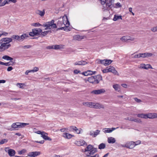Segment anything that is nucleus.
<instances>
[{
    "label": "nucleus",
    "mask_w": 157,
    "mask_h": 157,
    "mask_svg": "<svg viewBox=\"0 0 157 157\" xmlns=\"http://www.w3.org/2000/svg\"><path fill=\"white\" fill-rule=\"evenodd\" d=\"M87 63L85 61H77L73 63L74 65H84L87 64Z\"/></svg>",
    "instance_id": "obj_15"
},
{
    "label": "nucleus",
    "mask_w": 157,
    "mask_h": 157,
    "mask_svg": "<svg viewBox=\"0 0 157 157\" xmlns=\"http://www.w3.org/2000/svg\"><path fill=\"white\" fill-rule=\"evenodd\" d=\"M112 61L111 60H108L107 59H105V66H106L112 63Z\"/></svg>",
    "instance_id": "obj_41"
},
{
    "label": "nucleus",
    "mask_w": 157,
    "mask_h": 157,
    "mask_svg": "<svg viewBox=\"0 0 157 157\" xmlns=\"http://www.w3.org/2000/svg\"><path fill=\"white\" fill-rule=\"evenodd\" d=\"M135 144L134 145H135V146L136 145H139L140 144L141 142L140 140H138L136 142H134Z\"/></svg>",
    "instance_id": "obj_56"
},
{
    "label": "nucleus",
    "mask_w": 157,
    "mask_h": 157,
    "mask_svg": "<svg viewBox=\"0 0 157 157\" xmlns=\"http://www.w3.org/2000/svg\"><path fill=\"white\" fill-rule=\"evenodd\" d=\"M36 13L40 16L41 17H43L45 13V11L44 9L42 11L40 10H37L36 11Z\"/></svg>",
    "instance_id": "obj_21"
},
{
    "label": "nucleus",
    "mask_w": 157,
    "mask_h": 157,
    "mask_svg": "<svg viewBox=\"0 0 157 157\" xmlns=\"http://www.w3.org/2000/svg\"><path fill=\"white\" fill-rule=\"evenodd\" d=\"M55 21L53 20H52L51 21L44 23L42 25L44 27H46L45 30L49 29H55L57 28L56 25L54 23Z\"/></svg>",
    "instance_id": "obj_5"
},
{
    "label": "nucleus",
    "mask_w": 157,
    "mask_h": 157,
    "mask_svg": "<svg viewBox=\"0 0 157 157\" xmlns=\"http://www.w3.org/2000/svg\"><path fill=\"white\" fill-rule=\"evenodd\" d=\"M119 19H122V17L121 16H118L116 14L114 15V17L113 18V20L114 21H116Z\"/></svg>",
    "instance_id": "obj_31"
},
{
    "label": "nucleus",
    "mask_w": 157,
    "mask_h": 157,
    "mask_svg": "<svg viewBox=\"0 0 157 157\" xmlns=\"http://www.w3.org/2000/svg\"><path fill=\"white\" fill-rule=\"evenodd\" d=\"M113 87L115 90H118L119 89V86L117 84L113 85Z\"/></svg>",
    "instance_id": "obj_42"
},
{
    "label": "nucleus",
    "mask_w": 157,
    "mask_h": 157,
    "mask_svg": "<svg viewBox=\"0 0 157 157\" xmlns=\"http://www.w3.org/2000/svg\"><path fill=\"white\" fill-rule=\"evenodd\" d=\"M67 130H68V128H64L61 129L60 131L62 132H64L67 131Z\"/></svg>",
    "instance_id": "obj_57"
},
{
    "label": "nucleus",
    "mask_w": 157,
    "mask_h": 157,
    "mask_svg": "<svg viewBox=\"0 0 157 157\" xmlns=\"http://www.w3.org/2000/svg\"><path fill=\"white\" fill-rule=\"evenodd\" d=\"M15 62L11 61L8 63H4L1 61H0V64L4 65L6 66H9L10 65H13L14 64Z\"/></svg>",
    "instance_id": "obj_19"
},
{
    "label": "nucleus",
    "mask_w": 157,
    "mask_h": 157,
    "mask_svg": "<svg viewBox=\"0 0 157 157\" xmlns=\"http://www.w3.org/2000/svg\"><path fill=\"white\" fill-rule=\"evenodd\" d=\"M102 71L103 73H106L109 72L107 67L105 69L102 70Z\"/></svg>",
    "instance_id": "obj_58"
},
{
    "label": "nucleus",
    "mask_w": 157,
    "mask_h": 157,
    "mask_svg": "<svg viewBox=\"0 0 157 157\" xmlns=\"http://www.w3.org/2000/svg\"><path fill=\"white\" fill-rule=\"evenodd\" d=\"M12 39L10 37L3 38L0 40V52L7 49L11 46L10 43L12 42Z\"/></svg>",
    "instance_id": "obj_1"
},
{
    "label": "nucleus",
    "mask_w": 157,
    "mask_h": 157,
    "mask_svg": "<svg viewBox=\"0 0 157 157\" xmlns=\"http://www.w3.org/2000/svg\"><path fill=\"white\" fill-rule=\"evenodd\" d=\"M36 133L38 134H40L41 135L42 134L44 133V132H41L40 131H38L36 132Z\"/></svg>",
    "instance_id": "obj_62"
},
{
    "label": "nucleus",
    "mask_w": 157,
    "mask_h": 157,
    "mask_svg": "<svg viewBox=\"0 0 157 157\" xmlns=\"http://www.w3.org/2000/svg\"><path fill=\"white\" fill-rule=\"evenodd\" d=\"M41 154L40 151H35L29 152L27 154V156L30 157H36L40 155Z\"/></svg>",
    "instance_id": "obj_7"
},
{
    "label": "nucleus",
    "mask_w": 157,
    "mask_h": 157,
    "mask_svg": "<svg viewBox=\"0 0 157 157\" xmlns=\"http://www.w3.org/2000/svg\"><path fill=\"white\" fill-rule=\"evenodd\" d=\"M107 141L109 144H113L115 142L116 140L114 138L110 137L108 138Z\"/></svg>",
    "instance_id": "obj_25"
},
{
    "label": "nucleus",
    "mask_w": 157,
    "mask_h": 157,
    "mask_svg": "<svg viewBox=\"0 0 157 157\" xmlns=\"http://www.w3.org/2000/svg\"><path fill=\"white\" fill-rule=\"evenodd\" d=\"M35 35H38L41 33L42 30L40 28H36L33 29Z\"/></svg>",
    "instance_id": "obj_22"
},
{
    "label": "nucleus",
    "mask_w": 157,
    "mask_h": 157,
    "mask_svg": "<svg viewBox=\"0 0 157 157\" xmlns=\"http://www.w3.org/2000/svg\"><path fill=\"white\" fill-rule=\"evenodd\" d=\"M46 49L48 50L54 49V45L48 46L46 47Z\"/></svg>",
    "instance_id": "obj_47"
},
{
    "label": "nucleus",
    "mask_w": 157,
    "mask_h": 157,
    "mask_svg": "<svg viewBox=\"0 0 157 157\" xmlns=\"http://www.w3.org/2000/svg\"><path fill=\"white\" fill-rule=\"evenodd\" d=\"M62 21H58L57 23L58 26H62L63 25L65 26L64 27H60L57 29V30H62L67 31V27L70 25L69 21L66 15H64L62 18Z\"/></svg>",
    "instance_id": "obj_2"
},
{
    "label": "nucleus",
    "mask_w": 157,
    "mask_h": 157,
    "mask_svg": "<svg viewBox=\"0 0 157 157\" xmlns=\"http://www.w3.org/2000/svg\"><path fill=\"white\" fill-rule=\"evenodd\" d=\"M2 58L3 59L6 60H7L11 61V60H13V58L10 57L9 56H6V55L3 56L2 57Z\"/></svg>",
    "instance_id": "obj_33"
},
{
    "label": "nucleus",
    "mask_w": 157,
    "mask_h": 157,
    "mask_svg": "<svg viewBox=\"0 0 157 157\" xmlns=\"http://www.w3.org/2000/svg\"><path fill=\"white\" fill-rule=\"evenodd\" d=\"M31 47V46L30 45H25L24 46H22L21 47V48L23 49H28L30 48Z\"/></svg>",
    "instance_id": "obj_51"
},
{
    "label": "nucleus",
    "mask_w": 157,
    "mask_h": 157,
    "mask_svg": "<svg viewBox=\"0 0 157 157\" xmlns=\"http://www.w3.org/2000/svg\"><path fill=\"white\" fill-rule=\"evenodd\" d=\"M27 151L25 149H23L21 151H18V153L19 155H21L26 152Z\"/></svg>",
    "instance_id": "obj_45"
},
{
    "label": "nucleus",
    "mask_w": 157,
    "mask_h": 157,
    "mask_svg": "<svg viewBox=\"0 0 157 157\" xmlns=\"http://www.w3.org/2000/svg\"><path fill=\"white\" fill-rule=\"evenodd\" d=\"M88 81L90 83L94 84H97L98 83V80H96L94 76H91L89 77L88 79Z\"/></svg>",
    "instance_id": "obj_10"
},
{
    "label": "nucleus",
    "mask_w": 157,
    "mask_h": 157,
    "mask_svg": "<svg viewBox=\"0 0 157 157\" xmlns=\"http://www.w3.org/2000/svg\"><path fill=\"white\" fill-rule=\"evenodd\" d=\"M32 25L35 27H39L41 26H42V25H41L39 23H33L32 24Z\"/></svg>",
    "instance_id": "obj_46"
},
{
    "label": "nucleus",
    "mask_w": 157,
    "mask_h": 157,
    "mask_svg": "<svg viewBox=\"0 0 157 157\" xmlns=\"http://www.w3.org/2000/svg\"><path fill=\"white\" fill-rule=\"evenodd\" d=\"M157 26L152 28L151 29V30L152 31L154 32H156Z\"/></svg>",
    "instance_id": "obj_60"
},
{
    "label": "nucleus",
    "mask_w": 157,
    "mask_h": 157,
    "mask_svg": "<svg viewBox=\"0 0 157 157\" xmlns=\"http://www.w3.org/2000/svg\"><path fill=\"white\" fill-rule=\"evenodd\" d=\"M94 102H89L88 107L93 108Z\"/></svg>",
    "instance_id": "obj_53"
},
{
    "label": "nucleus",
    "mask_w": 157,
    "mask_h": 157,
    "mask_svg": "<svg viewBox=\"0 0 157 157\" xmlns=\"http://www.w3.org/2000/svg\"><path fill=\"white\" fill-rule=\"evenodd\" d=\"M28 123L17 122L13 123L11 125V128L9 129L10 131L18 130L19 128H22L25 126L28 125Z\"/></svg>",
    "instance_id": "obj_4"
},
{
    "label": "nucleus",
    "mask_w": 157,
    "mask_h": 157,
    "mask_svg": "<svg viewBox=\"0 0 157 157\" xmlns=\"http://www.w3.org/2000/svg\"><path fill=\"white\" fill-rule=\"evenodd\" d=\"M139 68H143L147 70L149 68L153 69L151 65L150 64H145L144 63L141 64L140 65Z\"/></svg>",
    "instance_id": "obj_11"
},
{
    "label": "nucleus",
    "mask_w": 157,
    "mask_h": 157,
    "mask_svg": "<svg viewBox=\"0 0 157 157\" xmlns=\"http://www.w3.org/2000/svg\"><path fill=\"white\" fill-rule=\"evenodd\" d=\"M81 130H82V129L81 128L78 129L76 128V130H75V132L77 134H79L80 133Z\"/></svg>",
    "instance_id": "obj_54"
},
{
    "label": "nucleus",
    "mask_w": 157,
    "mask_h": 157,
    "mask_svg": "<svg viewBox=\"0 0 157 157\" xmlns=\"http://www.w3.org/2000/svg\"><path fill=\"white\" fill-rule=\"evenodd\" d=\"M64 45L63 44L54 45V49L58 50L64 48Z\"/></svg>",
    "instance_id": "obj_24"
},
{
    "label": "nucleus",
    "mask_w": 157,
    "mask_h": 157,
    "mask_svg": "<svg viewBox=\"0 0 157 157\" xmlns=\"http://www.w3.org/2000/svg\"><path fill=\"white\" fill-rule=\"evenodd\" d=\"M70 132L75 131L76 130V127L75 126H71L68 128Z\"/></svg>",
    "instance_id": "obj_37"
},
{
    "label": "nucleus",
    "mask_w": 157,
    "mask_h": 157,
    "mask_svg": "<svg viewBox=\"0 0 157 157\" xmlns=\"http://www.w3.org/2000/svg\"><path fill=\"white\" fill-rule=\"evenodd\" d=\"M9 3L8 1L7 0H5L2 3V5H0V6H4L6 4H7Z\"/></svg>",
    "instance_id": "obj_55"
},
{
    "label": "nucleus",
    "mask_w": 157,
    "mask_h": 157,
    "mask_svg": "<svg viewBox=\"0 0 157 157\" xmlns=\"http://www.w3.org/2000/svg\"><path fill=\"white\" fill-rule=\"evenodd\" d=\"M113 4V7H114V8H118L121 7V5L119 2H117V3H116L115 4V5Z\"/></svg>",
    "instance_id": "obj_40"
},
{
    "label": "nucleus",
    "mask_w": 157,
    "mask_h": 157,
    "mask_svg": "<svg viewBox=\"0 0 157 157\" xmlns=\"http://www.w3.org/2000/svg\"><path fill=\"white\" fill-rule=\"evenodd\" d=\"M105 91L104 89H101L98 90H94L91 92V93L96 95H98L103 94Z\"/></svg>",
    "instance_id": "obj_8"
},
{
    "label": "nucleus",
    "mask_w": 157,
    "mask_h": 157,
    "mask_svg": "<svg viewBox=\"0 0 157 157\" xmlns=\"http://www.w3.org/2000/svg\"><path fill=\"white\" fill-rule=\"evenodd\" d=\"M72 136L71 134L67 133H64L63 134V136L67 139H70L72 136Z\"/></svg>",
    "instance_id": "obj_26"
},
{
    "label": "nucleus",
    "mask_w": 157,
    "mask_h": 157,
    "mask_svg": "<svg viewBox=\"0 0 157 157\" xmlns=\"http://www.w3.org/2000/svg\"><path fill=\"white\" fill-rule=\"evenodd\" d=\"M47 135L48 134L47 133L44 132V133H43L42 135H41V136L45 140H48L49 141L52 140V139L49 137H48L47 136Z\"/></svg>",
    "instance_id": "obj_18"
},
{
    "label": "nucleus",
    "mask_w": 157,
    "mask_h": 157,
    "mask_svg": "<svg viewBox=\"0 0 157 157\" xmlns=\"http://www.w3.org/2000/svg\"><path fill=\"white\" fill-rule=\"evenodd\" d=\"M8 140L7 139H4L2 140L0 142V144H2L4 143H6L8 142Z\"/></svg>",
    "instance_id": "obj_44"
},
{
    "label": "nucleus",
    "mask_w": 157,
    "mask_h": 157,
    "mask_svg": "<svg viewBox=\"0 0 157 157\" xmlns=\"http://www.w3.org/2000/svg\"><path fill=\"white\" fill-rule=\"evenodd\" d=\"M105 59L101 60L99 59H98L96 60V62L98 63H101L104 65L105 66Z\"/></svg>",
    "instance_id": "obj_32"
},
{
    "label": "nucleus",
    "mask_w": 157,
    "mask_h": 157,
    "mask_svg": "<svg viewBox=\"0 0 157 157\" xmlns=\"http://www.w3.org/2000/svg\"><path fill=\"white\" fill-rule=\"evenodd\" d=\"M134 100L136 101V102L138 103H140L141 101L137 98H134Z\"/></svg>",
    "instance_id": "obj_61"
},
{
    "label": "nucleus",
    "mask_w": 157,
    "mask_h": 157,
    "mask_svg": "<svg viewBox=\"0 0 157 157\" xmlns=\"http://www.w3.org/2000/svg\"><path fill=\"white\" fill-rule=\"evenodd\" d=\"M75 143L77 145L80 146L85 145L86 144V142L84 140H82L79 141H76Z\"/></svg>",
    "instance_id": "obj_20"
},
{
    "label": "nucleus",
    "mask_w": 157,
    "mask_h": 157,
    "mask_svg": "<svg viewBox=\"0 0 157 157\" xmlns=\"http://www.w3.org/2000/svg\"><path fill=\"white\" fill-rule=\"evenodd\" d=\"M154 114L150 113L147 114L146 119L148 118L150 119H153L154 118Z\"/></svg>",
    "instance_id": "obj_39"
},
{
    "label": "nucleus",
    "mask_w": 157,
    "mask_h": 157,
    "mask_svg": "<svg viewBox=\"0 0 157 157\" xmlns=\"http://www.w3.org/2000/svg\"><path fill=\"white\" fill-rule=\"evenodd\" d=\"M141 56L142 58H148L149 57H151L152 55L153 54L151 53L147 52L145 53H141Z\"/></svg>",
    "instance_id": "obj_17"
},
{
    "label": "nucleus",
    "mask_w": 157,
    "mask_h": 157,
    "mask_svg": "<svg viewBox=\"0 0 157 157\" xmlns=\"http://www.w3.org/2000/svg\"><path fill=\"white\" fill-rule=\"evenodd\" d=\"M5 151L7 152L9 155L10 156H13L15 155L16 154L15 151L13 149H9V147H6L5 148Z\"/></svg>",
    "instance_id": "obj_6"
},
{
    "label": "nucleus",
    "mask_w": 157,
    "mask_h": 157,
    "mask_svg": "<svg viewBox=\"0 0 157 157\" xmlns=\"http://www.w3.org/2000/svg\"><path fill=\"white\" fill-rule=\"evenodd\" d=\"M133 121L137 123H140L141 122L139 118H134Z\"/></svg>",
    "instance_id": "obj_52"
},
{
    "label": "nucleus",
    "mask_w": 157,
    "mask_h": 157,
    "mask_svg": "<svg viewBox=\"0 0 157 157\" xmlns=\"http://www.w3.org/2000/svg\"><path fill=\"white\" fill-rule=\"evenodd\" d=\"M130 39V36H123L120 38L121 40L123 42H126Z\"/></svg>",
    "instance_id": "obj_27"
},
{
    "label": "nucleus",
    "mask_w": 157,
    "mask_h": 157,
    "mask_svg": "<svg viewBox=\"0 0 157 157\" xmlns=\"http://www.w3.org/2000/svg\"><path fill=\"white\" fill-rule=\"evenodd\" d=\"M118 128V127H117L116 128H105L103 129V132L105 133H111L113 130Z\"/></svg>",
    "instance_id": "obj_13"
},
{
    "label": "nucleus",
    "mask_w": 157,
    "mask_h": 157,
    "mask_svg": "<svg viewBox=\"0 0 157 157\" xmlns=\"http://www.w3.org/2000/svg\"><path fill=\"white\" fill-rule=\"evenodd\" d=\"M13 69V68L11 66L9 67L7 69V71H11Z\"/></svg>",
    "instance_id": "obj_64"
},
{
    "label": "nucleus",
    "mask_w": 157,
    "mask_h": 157,
    "mask_svg": "<svg viewBox=\"0 0 157 157\" xmlns=\"http://www.w3.org/2000/svg\"><path fill=\"white\" fill-rule=\"evenodd\" d=\"M97 151V149L96 148L93 147V148L90 151L89 155H87L88 156H89L91 155H93L94 153Z\"/></svg>",
    "instance_id": "obj_30"
},
{
    "label": "nucleus",
    "mask_w": 157,
    "mask_h": 157,
    "mask_svg": "<svg viewBox=\"0 0 157 157\" xmlns=\"http://www.w3.org/2000/svg\"><path fill=\"white\" fill-rule=\"evenodd\" d=\"M88 75H94L96 73V72L95 71H92L90 70H88Z\"/></svg>",
    "instance_id": "obj_48"
},
{
    "label": "nucleus",
    "mask_w": 157,
    "mask_h": 157,
    "mask_svg": "<svg viewBox=\"0 0 157 157\" xmlns=\"http://www.w3.org/2000/svg\"><path fill=\"white\" fill-rule=\"evenodd\" d=\"M49 31H45L44 32H41V34L43 36H44L49 33Z\"/></svg>",
    "instance_id": "obj_50"
},
{
    "label": "nucleus",
    "mask_w": 157,
    "mask_h": 157,
    "mask_svg": "<svg viewBox=\"0 0 157 157\" xmlns=\"http://www.w3.org/2000/svg\"><path fill=\"white\" fill-rule=\"evenodd\" d=\"M105 145L104 143H101L98 146V148L100 149H103L105 148Z\"/></svg>",
    "instance_id": "obj_38"
},
{
    "label": "nucleus",
    "mask_w": 157,
    "mask_h": 157,
    "mask_svg": "<svg viewBox=\"0 0 157 157\" xmlns=\"http://www.w3.org/2000/svg\"><path fill=\"white\" fill-rule=\"evenodd\" d=\"M35 142L37 143H40L41 144H43L44 142V140H42L40 141H35Z\"/></svg>",
    "instance_id": "obj_63"
},
{
    "label": "nucleus",
    "mask_w": 157,
    "mask_h": 157,
    "mask_svg": "<svg viewBox=\"0 0 157 157\" xmlns=\"http://www.w3.org/2000/svg\"><path fill=\"white\" fill-rule=\"evenodd\" d=\"M84 36H80L79 35H77L74 36V39L78 41H80L81 40L84 38Z\"/></svg>",
    "instance_id": "obj_28"
},
{
    "label": "nucleus",
    "mask_w": 157,
    "mask_h": 157,
    "mask_svg": "<svg viewBox=\"0 0 157 157\" xmlns=\"http://www.w3.org/2000/svg\"><path fill=\"white\" fill-rule=\"evenodd\" d=\"M141 57V53L133 55L132 56V58H140Z\"/></svg>",
    "instance_id": "obj_43"
},
{
    "label": "nucleus",
    "mask_w": 157,
    "mask_h": 157,
    "mask_svg": "<svg viewBox=\"0 0 157 157\" xmlns=\"http://www.w3.org/2000/svg\"><path fill=\"white\" fill-rule=\"evenodd\" d=\"M99 0L102 6V9L103 11L109 10L113 6V5L109 0Z\"/></svg>",
    "instance_id": "obj_3"
},
{
    "label": "nucleus",
    "mask_w": 157,
    "mask_h": 157,
    "mask_svg": "<svg viewBox=\"0 0 157 157\" xmlns=\"http://www.w3.org/2000/svg\"><path fill=\"white\" fill-rule=\"evenodd\" d=\"M94 77H95V78H96V80H98V83L99 82V81L100 80H102V77L100 75H97L96 76H94Z\"/></svg>",
    "instance_id": "obj_36"
},
{
    "label": "nucleus",
    "mask_w": 157,
    "mask_h": 157,
    "mask_svg": "<svg viewBox=\"0 0 157 157\" xmlns=\"http://www.w3.org/2000/svg\"><path fill=\"white\" fill-rule=\"evenodd\" d=\"M107 68L109 72H111L115 75L117 74V72L115 69V68L112 66H110L109 67H107Z\"/></svg>",
    "instance_id": "obj_16"
},
{
    "label": "nucleus",
    "mask_w": 157,
    "mask_h": 157,
    "mask_svg": "<svg viewBox=\"0 0 157 157\" xmlns=\"http://www.w3.org/2000/svg\"><path fill=\"white\" fill-rule=\"evenodd\" d=\"M29 35L31 36H34L35 35V33L34 32H33V29L32 30V32H31L29 33Z\"/></svg>",
    "instance_id": "obj_59"
},
{
    "label": "nucleus",
    "mask_w": 157,
    "mask_h": 157,
    "mask_svg": "<svg viewBox=\"0 0 157 157\" xmlns=\"http://www.w3.org/2000/svg\"><path fill=\"white\" fill-rule=\"evenodd\" d=\"M104 105L99 103H94L93 105V108L96 109H100L104 108Z\"/></svg>",
    "instance_id": "obj_12"
},
{
    "label": "nucleus",
    "mask_w": 157,
    "mask_h": 157,
    "mask_svg": "<svg viewBox=\"0 0 157 157\" xmlns=\"http://www.w3.org/2000/svg\"><path fill=\"white\" fill-rule=\"evenodd\" d=\"M137 117L141 118L146 119L147 114L143 113L138 114Z\"/></svg>",
    "instance_id": "obj_35"
},
{
    "label": "nucleus",
    "mask_w": 157,
    "mask_h": 157,
    "mask_svg": "<svg viewBox=\"0 0 157 157\" xmlns=\"http://www.w3.org/2000/svg\"><path fill=\"white\" fill-rule=\"evenodd\" d=\"M12 40H18L20 42V36L18 35H13L11 38Z\"/></svg>",
    "instance_id": "obj_29"
},
{
    "label": "nucleus",
    "mask_w": 157,
    "mask_h": 157,
    "mask_svg": "<svg viewBox=\"0 0 157 157\" xmlns=\"http://www.w3.org/2000/svg\"><path fill=\"white\" fill-rule=\"evenodd\" d=\"M100 131L98 129L95 131L91 130L90 131L89 135L93 137H95L100 134Z\"/></svg>",
    "instance_id": "obj_9"
},
{
    "label": "nucleus",
    "mask_w": 157,
    "mask_h": 157,
    "mask_svg": "<svg viewBox=\"0 0 157 157\" xmlns=\"http://www.w3.org/2000/svg\"><path fill=\"white\" fill-rule=\"evenodd\" d=\"M28 37V34L25 33L23 34L21 36H20V42L23 41L25 39H26Z\"/></svg>",
    "instance_id": "obj_23"
},
{
    "label": "nucleus",
    "mask_w": 157,
    "mask_h": 157,
    "mask_svg": "<svg viewBox=\"0 0 157 157\" xmlns=\"http://www.w3.org/2000/svg\"><path fill=\"white\" fill-rule=\"evenodd\" d=\"M93 147L91 145H89L85 149V151H90L93 148Z\"/></svg>",
    "instance_id": "obj_34"
},
{
    "label": "nucleus",
    "mask_w": 157,
    "mask_h": 157,
    "mask_svg": "<svg viewBox=\"0 0 157 157\" xmlns=\"http://www.w3.org/2000/svg\"><path fill=\"white\" fill-rule=\"evenodd\" d=\"M134 144L135 143L134 141L128 142L126 143V144L127 145V148L129 149H132L133 148L135 147Z\"/></svg>",
    "instance_id": "obj_14"
},
{
    "label": "nucleus",
    "mask_w": 157,
    "mask_h": 157,
    "mask_svg": "<svg viewBox=\"0 0 157 157\" xmlns=\"http://www.w3.org/2000/svg\"><path fill=\"white\" fill-rule=\"evenodd\" d=\"M17 86H19L20 88H23V86H24V83H17Z\"/></svg>",
    "instance_id": "obj_49"
}]
</instances>
